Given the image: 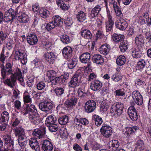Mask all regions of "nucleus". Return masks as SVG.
<instances>
[{"label": "nucleus", "mask_w": 151, "mask_h": 151, "mask_svg": "<svg viewBox=\"0 0 151 151\" xmlns=\"http://www.w3.org/2000/svg\"><path fill=\"white\" fill-rule=\"evenodd\" d=\"M1 73V80L11 88L15 85L16 78L13 73V66L9 63H6L5 66L3 64H0Z\"/></svg>", "instance_id": "f257e3e1"}, {"label": "nucleus", "mask_w": 151, "mask_h": 151, "mask_svg": "<svg viewBox=\"0 0 151 151\" xmlns=\"http://www.w3.org/2000/svg\"><path fill=\"white\" fill-rule=\"evenodd\" d=\"M5 143L8 144L7 150L5 149L3 146V142L0 138V151H11L13 149L14 141L12 138L9 135H6L3 137Z\"/></svg>", "instance_id": "f03ea898"}, {"label": "nucleus", "mask_w": 151, "mask_h": 151, "mask_svg": "<svg viewBox=\"0 0 151 151\" xmlns=\"http://www.w3.org/2000/svg\"><path fill=\"white\" fill-rule=\"evenodd\" d=\"M17 13L12 9H10L5 12L4 16V21L6 22L13 21L14 17H17Z\"/></svg>", "instance_id": "7ed1b4c3"}, {"label": "nucleus", "mask_w": 151, "mask_h": 151, "mask_svg": "<svg viewBox=\"0 0 151 151\" xmlns=\"http://www.w3.org/2000/svg\"><path fill=\"white\" fill-rule=\"evenodd\" d=\"M14 57L16 60H19L23 65L26 64L27 62L26 54L23 50L16 51L14 53Z\"/></svg>", "instance_id": "20e7f679"}, {"label": "nucleus", "mask_w": 151, "mask_h": 151, "mask_svg": "<svg viewBox=\"0 0 151 151\" xmlns=\"http://www.w3.org/2000/svg\"><path fill=\"white\" fill-rule=\"evenodd\" d=\"M91 55L88 52H86L82 54L79 57L81 62L84 63H87L86 68H89L91 67V63L90 62Z\"/></svg>", "instance_id": "39448f33"}, {"label": "nucleus", "mask_w": 151, "mask_h": 151, "mask_svg": "<svg viewBox=\"0 0 151 151\" xmlns=\"http://www.w3.org/2000/svg\"><path fill=\"white\" fill-rule=\"evenodd\" d=\"M115 24L116 28L122 31L125 30L128 25L127 22L121 17L115 22Z\"/></svg>", "instance_id": "423d86ee"}, {"label": "nucleus", "mask_w": 151, "mask_h": 151, "mask_svg": "<svg viewBox=\"0 0 151 151\" xmlns=\"http://www.w3.org/2000/svg\"><path fill=\"white\" fill-rule=\"evenodd\" d=\"M132 98L136 104L141 105L143 102V98L140 93L137 91H134L132 93Z\"/></svg>", "instance_id": "0eeeda50"}, {"label": "nucleus", "mask_w": 151, "mask_h": 151, "mask_svg": "<svg viewBox=\"0 0 151 151\" xmlns=\"http://www.w3.org/2000/svg\"><path fill=\"white\" fill-rule=\"evenodd\" d=\"M101 134L106 138H109L111 136L112 133L111 128L107 125H104L100 129Z\"/></svg>", "instance_id": "6e6552de"}, {"label": "nucleus", "mask_w": 151, "mask_h": 151, "mask_svg": "<svg viewBox=\"0 0 151 151\" xmlns=\"http://www.w3.org/2000/svg\"><path fill=\"white\" fill-rule=\"evenodd\" d=\"M81 75L79 73H76L74 75L70 81L68 83L69 86L74 88L78 86L79 79H81Z\"/></svg>", "instance_id": "1a4fd4ad"}, {"label": "nucleus", "mask_w": 151, "mask_h": 151, "mask_svg": "<svg viewBox=\"0 0 151 151\" xmlns=\"http://www.w3.org/2000/svg\"><path fill=\"white\" fill-rule=\"evenodd\" d=\"M45 134V128L43 127L40 129H35L33 132L32 135L35 139H40Z\"/></svg>", "instance_id": "9d476101"}, {"label": "nucleus", "mask_w": 151, "mask_h": 151, "mask_svg": "<svg viewBox=\"0 0 151 151\" xmlns=\"http://www.w3.org/2000/svg\"><path fill=\"white\" fill-rule=\"evenodd\" d=\"M96 105L95 102L93 100H91L87 102L85 106L86 112L88 113L92 112L95 109Z\"/></svg>", "instance_id": "9b49d317"}, {"label": "nucleus", "mask_w": 151, "mask_h": 151, "mask_svg": "<svg viewBox=\"0 0 151 151\" xmlns=\"http://www.w3.org/2000/svg\"><path fill=\"white\" fill-rule=\"evenodd\" d=\"M39 107L42 111H48L52 108V104L49 102H41L39 104Z\"/></svg>", "instance_id": "f8f14e48"}, {"label": "nucleus", "mask_w": 151, "mask_h": 151, "mask_svg": "<svg viewBox=\"0 0 151 151\" xmlns=\"http://www.w3.org/2000/svg\"><path fill=\"white\" fill-rule=\"evenodd\" d=\"M42 148L44 151H52L53 149V145L50 141L45 139L42 143Z\"/></svg>", "instance_id": "ddd939ff"}, {"label": "nucleus", "mask_w": 151, "mask_h": 151, "mask_svg": "<svg viewBox=\"0 0 151 151\" xmlns=\"http://www.w3.org/2000/svg\"><path fill=\"white\" fill-rule=\"evenodd\" d=\"M138 129V127L136 126H133L132 127L127 128L124 133V135L127 137H131L132 135L135 134V132Z\"/></svg>", "instance_id": "4468645a"}, {"label": "nucleus", "mask_w": 151, "mask_h": 151, "mask_svg": "<svg viewBox=\"0 0 151 151\" xmlns=\"http://www.w3.org/2000/svg\"><path fill=\"white\" fill-rule=\"evenodd\" d=\"M102 84L100 81L95 80L91 83L90 88L94 91H100L102 87Z\"/></svg>", "instance_id": "2eb2a0df"}, {"label": "nucleus", "mask_w": 151, "mask_h": 151, "mask_svg": "<svg viewBox=\"0 0 151 151\" xmlns=\"http://www.w3.org/2000/svg\"><path fill=\"white\" fill-rule=\"evenodd\" d=\"M29 144L30 147L36 151H39L40 150L39 143L37 140L34 138H32L29 141Z\"/></svg>", "instance_id": "dca6fc26"}, {"label": "nucleus", "mask_w": 151, "mask_h": 151, "mask_svg": "<svg viewBox=\"0 0 151 151\" xmlns=\"http://www.w3.org/2000/svg\"><path fill=\"white\" fill-rule=\"evenodd\" d=\"M27 41L29 44L33 45L37 42L38 40L37 36L34 34H30L27 36Z\"/></svg>", "instance_id": "f3484780"}, {"label": "nucleus", "mask_w": 151, "mask_h": 151, "mask_svg": "<svg viewBox=\"0 0 151 151\" xmlns=\"http://www.w3.org/2000/svg\"><path fill=\"white\" fill-rule=\"evenodd\" d=\"M114 24V21L112 19L109 18L106 23V32L110 33L113 32Z\"/></svg>", "instance_id": "a211bd4d"}, {"label": "nucleus", "mask_w": 151, "mask_h": 151, "mask_svg": "<svg viewBox=\"0 0 151 151\" xmlns=\"http://www.w3.org/2000/svg\"><path fill=\"white\" fill-rule=\"evenodd\" d=\"M101 8L99 5H97L93 8L89 15L90 18H93L97 17L101 11Z\"/></svg>", "instance_id": "6ab92c4d"}, {"label": "nucleus", "mask_w": 151, "mask_h": 151, "mask_svg": "<svg viewBox=\"0 0 151 151\" xmlns=\"http://www.w3.org/2000/svg\"><path fill=\"white\" fill-rule=\"evenodd\" d=\"M135 42L136 45L141 47L143 46L144 43V36L141 34L137 35L135 38Z\"/></svg>", "instance_id": "aec40b11"}, {"label": "nucleus", "mask_w": 151, "mask_h": 151, "mask_svg": "<svg viewBox=\"0 0 151 151\" xmlns=\"http://www.w3.org/2000/svg\"><path fill=\"white\" fill-rule=\"evenodd\" d=\"M44 56L45 59L50 64H53L55 58V55L53 52H47L44 54Z\"/></svg>", "instance_id": "412c9836"}, {"label": "nucleus", "mask_w": 151, "mask_h": 151, "mask_svg": "<svg viewBox=\"0 0 151 151\" xmlns=\"http://www.w3.org/2000/svg\"><path fill=\"white\" fill-rule=\"evenodd\" d=\"M29 120L35 124H37L40 122L39 114H29Z\"/></svg>", "instance_id": "4be33fe9"}, {"label": "nucleus", "mask_w": 151, "mask_h": 151, "mask_svg": "<svg viewBox=\"0 0 151 151\" xmlns=\"http://www.w3.org/2000/svg\"><path fill=\"white\" fill-rule=\"evenodd\" d=\"M77 102V98L75 97H72L70 99L65 101V105L68 108H72L75 106Z\"/></svg>", "instance_id": "5701e85b"}, {"label": "nucleus", "mask_w": 151, "mask_h": 151, "mask_svg": "<svg viewBox=\"0 0 151 151\" xmlns=\"http://www.w3.org/2000/svg\"><path fill=\"white\" fill-rule=\"evenodd\" d=\"M77 102V98L75 97H72L70 99L65 101V105L68 108H72L75 106Z\"/></svg>", "instance_id": "b1692460"}, {"label": "nucleus", "mask_w": 151, "mask_h": 151, "mask_svg": "<svg viewBox=\"0 0 151 151\" xmlns=\"http://www.w3.org/2000/svg\"><path fill=\"white\" fill-rule=\"evenodd\" d=\"M93 61L98 64H101L104 62V58L100 55L94 54L92 57Z\"/></svg>", "instance_id": "393cba45"}, {"label": "nucleus", "mask_w": 151, "mask_h": 151, "mask_svg": "<svg viewBox=\"0 0 151 151\" xmlns=\"http://www.w3.org/2000/svg\"><path fill=\"white\" fill-rule=\"evenodd\" d=\"M110 50V46L107 44H105L102 45L99 49V51L101 54L106 55L108 54Z\"/></svg>", "instance_id": "a878e982"}, {"label": "nucleus", "mask_w": 151, "mask_h": 151, "mask_svg": "<svg viewBox=\"0 0 151 151\" xmlns=\"http://www.w3.org/2000/svg\"><path fill=\"white\" fill-rule=\"evenodd\" d=\"M63 54L64 56L66 58L70 57L72 54V48L69 46L65 47L63 50Z\"/></svg>", "instance_id": "bb28decb"}, {"label": "nucleus", "mask_w": 151, "mask_h": 151, "mask_svg": "<svg viewBox=\"0 0 151 151\" xmlns=\"http://www.w3.org/2000/svg\"><path fill=\"white\" fill-rule=\"evenodd\" d=\"M17 19L21 22L25 23L29 21L28 16L25 13H22L19 16H17Z\"/></svg>", "instance_id": "cd10ccee"}, {"label": "nucleus", "mask_w": 151, "mask_h": 151, "mask_svg": "<svg viewBox=\"0 0 151 151\" xmlns=\"http://www.w3.org/2000/svg\"><path fill=\"white\" fill-rule=\"evenodd\" d=\"M52 19V21L56 26H60L63 24V22L61 21V18L58 15L53 17Z\"/></svg>", "instance_id": "c85d7f7f"}, {"label": "nucleus", "mask_w": 151, "mask_h": 151, "mask_svg": "<svg viewBox=\"0 0 151 151\" xmlns=\"http://www.w3.org/2000/svg\"><path fill=\"white\" fill-rule=\"evenodd\" d=\"M112 38L114 42H119L123 41L124 39V37L123 35L114 33L112 35Z\"/></svg>", "instance_id": "c756f323"}, {"label": "nucleus", "mask_w": 151, "mask_h": 151, "mask_svg": "<svg viewBox=\"0 0 151 151\" xmlns=\"http://www.w3.org/2000/svg\"><path fill=\"white\" fill-rule=\"evenodd\" d=\"M25 112L24 113H27L29 112L35 113L37 112V111L35 108V106L31 104L29 106L28 105H27L26 107L24 108Z\"/></svg>", "instance_id": "7c9ffc66"}, {"label": "nucleus", "mask_w": 151, "mask_h": 151, "mask_svg": "<svg viewBox=\"0 0 151 151\" xmlns=\"http://www.w3.org/2000/svg\"><path fill=\"white\" fill-rule=\"evenodd\" d=\"M81 36L85 38L89 39L92 37V34L88 29H84L81 32Z\"/></svg>", "instance_id": "2f4dec72"}, {"label": "nucleus", "mask_w": 151, "mask_h": 151, "mask_svg": "<svg viewBox=\"0 0 151 151\" xmlns=\"http://www.w3.org/2000/svg\"><path fill=\"white\" fill-rule=\"evenodd\" d=\"M132 55L135 58H139L142 55L141 50L139 48H134L133 49Z\"/></svg>", "instance_id": "473e14b6"}, {"label": "nucleus", "mask_w": 151, "mask_h": 151, "mask_svg": "<svg viewBox=\"0 0 151 151\" xmlns=\"http://www.w3.org/2000/svg\"><path fill=\"white\" fill-rule=\"evenodd\" d=\"M76 17L79 21L83 22L86 19V14L82 11L79 12L76 15Z\"/></svg>", "instance_id": "72a5a7b5"}, {"label": "nucleus", "mask_w": 151, "mask_h": 151, "mask_svg": "<svg viewBox=\"0 0 151 151\" xmlns=\"http://www.w3.org/2000/svg\"><path fill=\"white\" fill-rule=\"evenodd\" d=\"M125 62V57L122 55L119 56L116 60V64L120 66H122L124 65Z\"/></svg>", "instance_id": "f704fd0d"}, {"label": "nucleus", "mask_w": 151, "mask_h": 151, "mask_svg": "<svg viewBox=\"0 0 151 151\" xmlns=\"http://www.w3.org/2000/svg\"><path fill=\"white\" fill-rule=\"evenodd\" d=\"M128 43L126 40L123 41L120 43L119 48L120 50L122 52H124L128 49Z\"/></svg>", "instance_id": "c9c22d12"}, {"label": "nucleus", "mask_w": 151, "mask_h": 151, "mask_svg": "<svg viewBox=\"0 0 151 151\" xmlns=\"http://www.w3.org/2000/svg\"><path fill=\"white\" fill-rule=\"evenodd\" d=\"M39 13L40 17L44 19L47 18L50 14L49 11L46 9H40Z\"/></svg>", "instance_id": "e433bc0d"}, {"label": "nucleus", "mask_w": 151, "mask_h": 151, "mask_svg": "<svg viewBox=\"0 0 151 151\" xmlns=\"http://www.w3.org/2000/svg\"><path fill=\"white\" fill-rule=\"evenodd\" d=\"M93 119L95 122V124L97 126H100L103 122L102 118L98 115L96 114L93 116Z\"/></svg>", "instance_id": "4c0bfd02"}, {"label": "nucleus", "mask_w": 151, "mask_h": 151, "mask_svg": "<svg viewBox=\"0 0 151 151\" xmlns=\"http://www.w3.org/2000/svg\"><path fill=\"white\" fill-rule=\"evenodd\" d=\"M60 40L64 44H67L71 42L68 36L64 35L60 37Z\"/></svg>", "instance_id": "58836bf2"}, {"label": "nucleus", "mask_w": 151, "mask_h": 151, "mask_svg": "<svg viewBox=\"0 0 151 151\" xmlns=\"http://www.w3.org/2000/svg\"><path fill=\"white\" fill-rule=\"evenodd\" d=\"M46 75L50 81L56 76V73L53 70H48L47 72Z\"/></svg>", "instance_id": "ea45409f"}, {"label": "nucleus", "mask_w": 151, "mask_h": 151, "mask_svg": "<svg viewBox=\"0 0 151 151\" xmlns=\"http://www.w3.org/2000/svg\"><path fill=\"white\" fill-rule=\"evenodd\" d=\"M123 109L122 108L120 109L119 108H118L117 105L116 104L115 105H113L112 106L111 109L110 110L111 113H122V112Z\"/></svg>", "instance_id": "a19ab883"}, {"label": "nucleus", "mask_w": 151, "mask_h": 151, "mask_svg": "<svg viewBox=\"0 0 151 151\" xmlns=\"http://www.w3.org/2000/svg\"><path fill=\"white\" fill-rule=\"evenodd\" d=\"M14 131L15 135L16 136H19L24 134L23 129L20 127H17L14 129Z\"/></svg>", "instance_id": "79ce46f5"}, {"label": "nucleus", "mask_w": 151, "mask_h": 151, "mask_svg": "<svg viewBox=\"0 0 151 151\" xmlns=\"http://www.w3.org/2000/svg\"><path fill=\"white\" fill-rule=\"evenodd\" d=\"M18 137V143L19 145L22 147L25 146L27 144V141H24L23 142H21V141L22 140H26L25 139V134L19 136Z\"/></svg>", "instance_id": "37998d69"}, {"label": "nucleus", "mask_w": 151, "mask_h": 151, "mask_svg": "<svg viewBox=\"0 0 151 151\" xmlns=\"http://www.w3.org/2000/svg\"><path fill=\"white\" fill-rule=\"evenodd\" d=\"M68 117L66 115H64L58 119L59 123L61 125H65L68 122Z\"/></svg>", "instance_id": "c03bdc74"}, {"label": "nucleus", "mask_w": 151, "mask_h": 151, "mask_svg": "<svg viewBox=\"0 0 151 151\" xmlns=\"http://www.w3.org/2000/svg\"><path fill=\"white\" fill-rule=\"evenodd\" d=\"M56 121V119L53 116L50 115L48 116L46 119L45 121V124H50L54 123Z\"/></svg>", "instance_id": "a18cd8bd"}, {"label": "nucleus", "mask_w": 151, "mask_h": 151, "mask_svg": "<svg viewBox=\"0 0 151 151\" xmlns=\"http://www.w3.org/2000/svg\"><path fill=\"white\" fill-rule=\"evenodd\" d=\"M60 76L55 77L50 81L52 85H55L58 83H63V80Z\"/></svg>", "instance_id": "49530a36"}, {"label": "nucleus", "mask_w": 151, "mask_h": 151, "mask_svg": "<svg viewBox=\"0 0 151 151\" xmlns=\"http://www.w3.org/2000/svg\"><path fill=\"white\" fill-rule=\"evenodd\" d=\"M47 126L48 127L49 130L51 132H55L58 129V126L54 123L49 124L47 125Z\"/></svg>", "instance_id": "de8ad7c7"}, {"label": "nucleus", "mask_w": 151, "mask_h": 151, "mask_svg": "<svg viewBox=\"0 0 151 151\" xmlns=\"http://www.w3.org/2000/svg\"><path fill=\"white\" fill-rule=\"evenodd\" d=\"M23 99L24 103H31V99L28 93L26 91H25L24 93Z\"/></svg>", "instance_id": "09e8293b"}, {"label": "nucleus", "mask_w": 151, "mask_h": 151, "mask_svg": "<svg viewBox=\"0 0 151 151\" xmlns=\"http://www.w3.org/2000/svg\"><path fill=\"white\" fill-rule=\"evenodd\" d=\"M119 143L118 140H113L112 141L111 147L112 149L114 151H117L118 150L120 149H119Z\"/></svg>", "instance_id": "8fccbe9b"}, {"label": "nucleus", "mask_w": 151, "mask_h": 151, "mask_svg": "<svg viewBox=\"0 0 151 151\" xmlns=\"http://www.w3.org/2000/svg\"><path fill=\"white\" fill-rule=\"evenodd\" d=\"M116 16L121 17L123 16V14L122 12L121 8L118 5H114V8Z\"/></svg>", "instance_id": "3c124183"}, {"label": "nucleus", "mask_w": 151, "mask_h": 151, "mask_svg": "<svg viewBox=\"0 0 151 151\" xmlns=\"http://www.w3.org/2000/svg\"><path fill=\"white\" fill-rule=\"evenodd\" d=\"M54 91L57 96H60L64 93V90L61 87H57L54 90Z\"/></svg>", "instance_id": "603ef678"}, {"label": "nucleus", "mask_w": 151, "mask_h": 151, "mask_svg": "<svg viewBox=\"0 0 151 151\" xmlns=\"http://www.w3.org/2000/svg\"><path fill=\"white\" fill-rule=\"evenodd\" d=\"M77 60L75 58L72 59L68 63V66L69 68L72 69L75 67L77 64Z\"/></svg>", "instance_id": "864d4df0"}, {"label": "nucleus", "mask_w": 151, "mask_h": 151, "mask_svg": "<svg viewBox=\"0 0 151 151\" xmlns=\"http://www.w3.org/2000/svg\"><path fill=\"white\" fill-rule=\"evenodd\" d=\"M9 118V114H1L0 122H8Z\"/></svg>", "instance_id": "5fc2aeb1"}, {"label": "nucleus", "mask_w": 151, "mask_h": 151, "mask_svg": "<svg viewBox=\"0 0 151 151\" xmlns=\"http://www.w3.org/2000/svg\"><path fill=\"white\" fill-rule=\"evenodd\" d=\"M115 95L117 96H122L125 95L124 90V88H121L116 90L115 91Z\"/></svg>", "instance_id": "6e6d98bb"}, {"label": "nucleus", "mask_w": 151, "mask_h": 151, "mask_svg": "<svg viewBox=\"0 0 151 151\" xmlns=\"http://www.w3.org/2000/svg\"><path fill=\"white\" fill-rule=\"evenodd\" d=\"M111 78L114 81L118 82L122 80V77L119 75L115 74L112 76Z\"/></svg>", "instance_id": "4d7b16f0"}, {"label": "nucleus", "mask_w": 151, "mask_h": 151, "mask_svg": "<svg viewBox=\"0 0 151 151\" xmlns=\"http://www.w3.org/2000/svg\"><path fill=\"white\" fill-rule=\"evenodd\" d=\"M137 65V67L138 69H142L144 68L145 66V61L144 60L142 59L138 62Z\"/></svg>", "instance_id": "13d9d810"}, {"label": "nucleus", "mask_w": 151, "mask_h": 151, "mask_svg": "<svg viewBox=\"0 0 151 151\" xmlns=\"http://www.w3.org/2000/svg\"><path fill=\"white\" fill-rule=\"evenodd\" d=\"M109 107L108 105L104 103L101 104L100 107V110L101 113H104L107 110Z\"/></svg>", "instance_id": "bf43d9fd"}, {"label": "nucleus", "mask_w": 151, "mask_h": 151, "mask_svg": "<svg viewBox=\"0 0 151 151\" xmlns=\"http://www.w3.org/2000/svg\"><path fill=\"white\" fill-rule=\"evenodd\" d=\"M4 47H3L2 49L1 53L0 54V61L3 63L4 61L6 58H7V57L4 54Z\"/></svg>", "instance_id": "052dcab7"}, {"label": "nucleus", "mask_w": 151, "mask_h": 151, "mask_svg": "<svg viewBox=\"0 0 151 151\" xmlns=\"http://www.w3.org/2000/svg\"><path fill=\"white\" fill-rule=\"evenodd\" d=\"M6 36L7 35L4 33L2 31L0 32V46L2 44L3 41L5 40Z\"/></svg>", "instance_id": "680f3d73"}, {"label": "nucleus", "mask_w": 151, "mask_h": 151, "mask_svg": "<svg viewBox=\"0 0 151 151\" xmlns=\"http://www.w3.org/2000/svg\"><path fill=\"white\" fill-rule=\"evenodd\" d=\"M56 26L52 21L47 24L45 28L47 31H49L54 28Z\"/></svg>", "instance_id": "e2e57ef3"}, {"label": "nucleus", "mask_w": 151, "mask_h": 151, "mask_svg": "<svg viewBox=\"0 0 151 151\" xmlns=\"http://www.w3.org/2000/svg\"><path fill=\"white\" fill-rule=\"evenodd\" d=\"M34 77H32L28 78V81H27V86L28 87H30L33 86L34 83Z\"/></svg>", "instance_id": "0e129e2a"}, {"label": "nucleus", "mask_w": 151, "mask_h": 151, "mask_svg": "<svg viewBox=\"0 0 151 151\" xmlns=\"http://www.w3.org/2000/svg\"><path fill=\"white\" fill-rule=\"evenodd\" d=\"M46 86V84L44 82H40L37 85V88L39 90L43 89Z\"/></svg>", "instance_id": "69168bd1"}, {"label": "nucleus", "mask_w": 151, "mask_h": 151, "mask_svg": "<svg viewBox=\"0 0 151 151\" xmlns=\"http://www.w3.org/2000/svg\"><path fill=\"white\" fill-rule=\"evenodd\" d=\"M65 23L67 25L70 26L73 23L72 18L70 17H67L65 20Z\"/></svg>", "instance_id": "338daca9"}, {"label": "nucleus", "mask_w": 151, "mask_h": 151, "mask_svg": "<svg viewBox=\"0 0 151 151\" xmlns=\"http://www.w3.org/2000/svg\"><path fill=\"white\" fill-rule=\"evenodd\" d=\"M93 149L95 150H97L101 148V145L97 143H93L92 144Z\"/></svg>", "instance_id": "774afa93"}]
</instances>
